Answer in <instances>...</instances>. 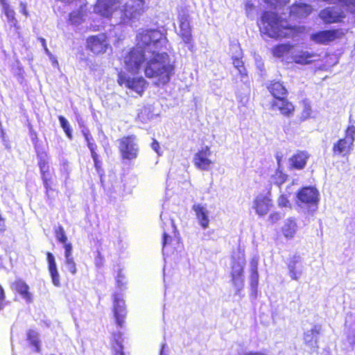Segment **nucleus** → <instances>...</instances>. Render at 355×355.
<instances>
[{"label":"nucleus","instance_id":"f03ea898","mask_svg":"<svg viewBox=\"0 0 355 355\" xmlns=\"http://www.w3.org/2000/svg\"><path fill=\"white\" fill-rule=\"evenodd\" d=\"M168 40L162 33L157 30H143L137 35V46L138 49L145 53L149 51L167 53Z\"/></svg>","mask_w":355,"mask_h":355},{"label":"nucleus","instance_id":"f704fd0d","mask_svg":"<svg viewBox=\"0 0 355 355\" xmlns=\"http://www.w3.org/2000/svg\"><path fill=\"white\" fill-rule=\"evenodd\" d=\"M114 343L112 344L114 355H123V346L121 341V335H114Z\"/></svg>","mask_w":355,"mask_h":355},{"label":"nucleus","instance_id":"4be33fe9","mask_svg":"<svg viewBox=\"0 0 355 355\" xmlns=\"http://www.w3.org/2000/svg\"><path fill=\"white\" fill-rule=\"evenodd\" d=\"M48 268L51 277L53 284L59 287L60 286V275L58 271L57 265L53 254L51 252L46 253Z\"/></svg>","mask_w":355,"mask_h":355},{"label":"nucleus","instance_id":"09e8293b","mask_svg":"<svg viewBox=\"0 0 355 355\" xmlns=\"http://www.w3.org/2000/svg\"><path fill=\"white\" fill-rule=\"evenodd\" d=\"M92 155V157L94 160V166L98 171V173H100V162L98 161V155L96 154V152H93L92 153H91Z\"/></svg>","mask_w":355,"mask_h":355},{"label":"nucleus","instance_id":"603ef678","mask_svg":"<svg viewBox=\"0 0 355 355\" xmlns=\"http://www.w3.org/2000/svg\"><path fill=\"white\" fill-rule=\"evenodd\" d=\"M95 264L98 267H101L103 265V257L99 252H98V255L95 259Z\"/></svg>","mask_w":355,"mask_h":355},{"label":"nucleus","instance_id":"de8ad7c7","mask_svg":"<svg viewBox=\"0 0 355 355\" xmlns=\"http://www.w3.org/2000/svg\"><path fill=\"white\" fill-rule=\"evenodd\" d=\"M236 98L239 103L241 104L243 106H245L249 101L248 96L247 95L242 96L238 94Z\"/></svg>","mask_w":355,"mask_h":355},{"label":"nucleus","instance_id":"6ab92c4d","mask_svg":"<svg viewBox=\"0 0 355 355\" xmlns=\"http://www.w3.org/2000/svg\"><path fill=\"white\" fill-rule=\"evenodd\" d=\"M312 12L311 6L306 3H296L290 8L289 17L293 19H302L309 16Z\"/></svg>","mask_w":355,"mask_h":355},{"label":"nucleus","instance_id":"9b49d317","mask_svg":"<svg viewBox=\"0 0 355 355\" xmlns=\"http://www.w3.org/2000/svg\"><path fill=\"white\" fill-rule=\"evenodd\" d=\"M211 152L209 147L204 146L195 154L193 157V164L196 168L202 171L210 169L213 162L209 159Z\"/></svg>","mask_w":355,"mask_h":355},{"label":"nucleus","instance_id":"393cba45","mask_svg":"<svg viewBox=\"0 0 355 355\" xmlns=\"http://www.w3.org/2000/svg\"><path fill=\"white\" fill-rule=\"evenodd\" d=\"M308 157L309 155L305 152L297 153L289 159L291 168L298 170L302 169L306 164Z\"/></svg>","mask_w":355,"mask_h":355},{"label":"nucleus","instance_id":"e2e57ef3","mask_svg":"<svg viewBox=\"0 0 355 355\" xmlns=\"http://www.w3.org/2000/svg\"><path fill=\"white\" fill-rule=\"evenodd\" d=\"M44 50L47 53H49V51L46 46H45Z\"/></svg>","mask_w":355,"mask_h":355},{"label":"nucleus","instance_id":"5fc2aeb1","mask_svg":"<svg viewBox=\"0 0 355 355\" xmlns=\"http://www.w3.org/2000/svg\"><path fill=\"white\" fill-rule=\"evenodd\" d=\"M40 170H41L42 175H44V173L47 174L46 170L48 168V166H46V164L44 162L40 163Z\"/></svg>","mask_w":355,"mask_h":355},{"label":"nucleus","instance_id":"7c9ffc66","mask_svg":"<svg viewBox=\"0 0 355 355\" xmlns=\"http://www.w3.org/2000/svg\"><path fill=\"white\" fill-rule=\"evenodd\" d=\"M259 282V274L257 271V261L253 260L251 262L250 285L253 289L257 287Z\"/></svg>","mask_w":355,"mask_h":355},{"label":"nucleus","instance_id":"cd10ccee","mask_svg":"<svg viewBox=\"0 0 355 355\" xmlns=\"http://www.w3.org/2000/svg\"><path fill=\"white\" fill-rule=\"evenodd\" d=\"M240 55L241 53H239L237 55L232 57L233 64L241 75V81L245 83L247 82V73L243 66V62L239 58Z\"/></svg>","mask_w":355,"mask_h":355},{"label":"nucleus","instance_id":"c9c22d12","mask_svg":"<svg viewBox=\"0 0 355 355\" xmlns=\"http://www.w3.org/2000/svg\"><path fill=\"white\" fill-rule=\"evenodd\" d=\"M55 234L57 240L63 245L67 243V237L62 226L59 225L55 227Z\"/></svg>","mask_w":355,"mask_h":355},{"label":"nucleus","instance_id":"4d7b16f0","mask_svg":"<svg viewBox=\"0 0 355 355\" xmlns=\"http://www.w3.org/2000/svg\"><path fill=\"white\" fill-rule=\"evenodd\" d=\"M87 143V146L91 151V153H92L93 152H95L96 145L94 143L91 142V141H88Z\"/></svg>","mask_w":355,"mask_h":355},{"label":"nucleus","instance_id":"7ed1b4c3","mask_svg":"<svg viewBox=\"0 0 355 355\" xmlns=\"http://www.w3.org/2000/svg\"><path fill=\"white\" fill-rule=\"evenodd\" d=\"M258 24L261 33L271 38L286 37L291 33L287 22L272 12H264Z\"/></svg>","mask_w":355,"mask_h":355},{"label":"nucleus","instance_id":"1a4fd4ad","mask_svg":"<svg viewBox=\"0 0 355 355\" xmlns=\"http://www.w3.org/2000/svg\"><path fill=\"white\" fill-rule=\"evenodd\" d=\"M318 195V191L315 188L304 187L297 193V203L300 206L308 205L309 207H313L312 211H315L317 209Z\"/></svg>","mask_w":355,"mask_h":355},{"label":"nucleus","instance_id":"f257e3e1","mask_svg":"<svg viewBox=\"0 0 355 355\" xmlns=\"http://www.w3.org/2000/svg\"><path fill=\"white\" fill-rule=\"evenodd\" d=\"M123 62L125 69L132 73H137L144 64L146 77L158 87L166 85L175 73L174 63L168 53L152 51L145 53L135 47L125 53Z\"/></svg>","mask_w":355,"mask_h":355},{"label":"nucleus","instance_id":"37998d69","mask_svg":"<svg viewBox=\"0 0 355 355\" xmlns=\"http://www.w3.org/2000/svg\"><path fill=\"white\" fill-rule=\"evenodd\" d=\"M63 248L64 249V259L73 257L72 254L73 248L71 243L64 244Z\"/></svg>","mask_w":355,"mask_h":355},{"label":"nucleus","instance_id":"f8f14e48","mask_svg":"<svg viewBox=\"0 0 355 355\" xmlns=\"http://www.w3.org/2000/svg\"><path fill=\"white\" fill-rule=\"evenodd\" d=\"M320 18L326 24L340 22L345 15L340 8L338 7L327 8L320 11Z\"/></svg>","mask_w":355,"mask_h":355},{"label":"nucleus","instance_id":"b1692460","mask_svg":"<svg viewBox=\"0 0 355 355\" xmlns=\"http://www.w3.org/2000/svg\"><path fill=\"white\" fill-rule=\"evenodd\" d=\"M297 230V225L294 218H288L284 221L282 232L284 236L288 239H293Z\"/></svg>","mask_w":355,"mask_h":355},{"label":"nucleus","instance_id":"680f3d73","mask_svg":"<svg viewBox=\"0 0 355 355\" xmlns=\"http://www.w3.org/2000/svg\"><path fill=\"white\" fill-rule=\"evenodd\" d=\"M42 45L44 46V48H45L46 46V44H45V40L44 39H42Z\"/></svg>","mask_w":355,"mask_h":355},{"label":"nucleus","instance_id":"4c0bfd02","mask_svg":"<svg viewBox=\"0 0 355 355\" xmlns=\"http://www.w3.org/2000/svg\"><path fill=\"white\" fill-rule=\"evenodd\" d=\"M64 265L66 269L69 270L72 275H75L76 273V264L73 257L64 259Z\"/></svg>","mask_w":355,"mask_h":355},{"label":"nucleus","instance_id":"58836bf2","mask_svg":"<svg viewBox=\"0 0 355 355\" xmlns=\"http://www.w3.org/2000/svg\"><path fill=\"white\" fill-rule=\"evenodd\" d=\"M180 35L185 44H190L191 43L192 35L191 30H180Z\"/></svg>","mask_w":355,"mask_h":355},{"label":"nucleus","instance_id":"9d476101","mask_svg":"<svg viewBox=\"0 0 355 355\" xmlns=\"http://www.w3.org/2000/svg\"><path fill=\"white\" fill-rule=\"evenodd\" d=\"M117 81L121 86L124 85L139 94L144 92V89L146 84V81L144 78H134L130 79L125 73L123 72H120L118 74Z\"/></svg>","mask_w":355,"mask_h":355},{"label":"nucleus","instance_id":"c756f323","mask_svg":"<svg viewBox=\"0 0 355 355\" xmlns=\"http://www.w3.org/2000/svg\"><path fill=\"white\" fill-rule=\"evenodd\" d=\"M293 46L290 44H282L277 45L272 49V53L275 57L281 58L284 54L288 53L292 49Z\"/></svg>","mask_w":355,"mask_h":355},{"label":"nucleus","instance_id":"ea45409f","mask_svg":"<svg viewBox=\"0 0 355 355\" xmlns=\"http://www.w3.org/2000/svg\"><path fill=\"white\" fill-rule=\"evenodd\" d=\"M116 284L120 289H123L126 284L125 277L121 270L119 271L117 275Z\"/></svg>","mask_w":355,"mask_h":355},{"label":"nucleus","instance_id":"a19ab883","mask_svg":"<svg viewBox=\"0 0 355 355\" xmlns=\"http://www.w3.org/2000/svg\"><path fill=\"white\" fill-rule=\"evenodd\" d=\"M180 30H191L188 17L185 15L180 17Z\"/></svg>","mask_w":355,"mask_h":355},{"label":"nucleus","instance_id":"423d86ee","mask_svg":"<svg viewBox=\"0 0 355 355\" xmlns=\"http://www.w3.org/2000/svg\"><path fill=\"white\" fill-rule=\"evenodd\" d=\"M86 46L95 55L103 54L109 48H111L107 37L104 33L88 37L86 40Z\"/></svg>","mask_w":355,"mask_h":355},{"label":"nucleus","instance_id":"a211bd4d","mask_svg":"<svg viewBox=\"0 0 355 355\" xmlns=\"http://www.w3.org/2000/svg\"><path fill=\"white\" fill-rule=\"evenodd\" d=\"M318 57L319 55L315 53L303 50H296L293 53L292 55L293 60L295 63L302 65L311 64L316 60Z\"/></svg>","mask_w":355,"mask_h":355},{"label":"nucleus","instance_id":"ddd939ff","mask_svg":"<svg viewBox=\"0 0 355 355\" xmlns=\"http://www.w3.org/2000/svg\"><path fill=\"white\" fill-rule=\"evenodd\" d=\"M116 3L112 0H98L94 8V12L102 17L108 18L113 15H116Z\"/></svg>","mask_w":355,"mask_h":355},{"label":"nucleus","instance_id":"6e6552de","mask_svg":"<svg viewBox=\"0 0 355 355\" xmlns=\"http://www.w3.org/2000/svg\"><path fill=\"white\" fill-rule=\"evenodd\" d=\"M346 33V29L320 31L311 34L310 40L315 44L327 45L336 39L342 37Z\"/></svg>","mask_w":355,"mask_h":355},{"label":"nucleus","instance_id":"e433bc0d","mask_svg":"<svg viewBox=\"0 0 355 355\" xmlns=\"http://www.w3.org/2000/svg\"><path fill=\"white\" fill-rule=\"evenodd\" d=\"M59 121L60 123L61 127L64 130L65 134L68 137L69 139H72V131L70 128V125L68 122V121L62 116H59Z\"/></svg>","mask_w":355,"mask_h":355},{"label":"nucleus","instance_id":"c85d7f7f","mask_svg":"<svg viewBox=\"0 0 355 355\" xmlns=\"http://www.w3.org/2000/svg\"><path fill=\"white\" fill-rule=\"evenodd\" d=\"M1 10L6 15L7 21L10 24V26L17 28V20L15 18V12L10 6V5L7 7L6 6V8Z\"/></svg>","mask_w":355,"mask_h":355},{"label":"nucleus","instance_id":"49530a36","mask_svg":"<svg viewBox=\"0 0 355 355\" xmlns=\"http://www.w3.org/2000/svg\"><path fill=\"white\" fill-rule=\"evenodd\" d=\"M171 241H172L171 236H170L166 232H164V236H163V241H162L163 250H164V249L167 247L168 245L171 244Z\"/></svg>","mask_w":355,"mask_h":355},{"label":"nucleus","instance_id":"69168bd1","mask_svg":"<svg viewBox=\"0 0 355 355\" xmlns=\"http://www.w3.org/2000/svg\"><path fill=\"white\" fill-rule=\"evenodd\" d=\"M189 45H190V46H189V49H191V46H192V44H190Z\"/></svg>","mask_w":355,"mask_h":355},{"label":"nucleus","instance_id":"72a5a7b5","mask_svg":"<svg viewBox=\"0 0 355 355\" xmlns=\"http://www.w3.org/2000/svg\"><path fill=\"white\" fill-rule=\"evenodd\" d=\"M69 21L71 24L79 25L83 21V15L81 11H73L69 15Z\"/></svg>","mask_w":355,"mask_h":355},{"label":"nucleus","instance_id":"0eeeda50","mask_svg":"<svg viewBox=\"0 0 355 355\" xmlns=\"http://www.w3.org/2000/svg\"><path fill=\"white\" fill-rule=\"evenodd\" d=\"M119 150L123 159H133L137 157L139 146L135 136L124 137L119 140Z\"/></svg>","mask_w":355,"mask_h":355},{"label":"nucleus","instance_id":"bf43d9fd","mask_svg":"<svg viewBox=\"0 0 355 355\" xmlns=\"http://www.w3.org/2000/svg\"><path fill=\"white\" fill-rule=\"evenodd\" d=\"M0 6L1 7V9L6 8V6H10V4L7 2L6 0H0Z\"/></svg>","mask_w":355,"mask_h":355},{"label":"nucleus","instance_id":"2eb2a0df","mask_svg":"<svg viewBox=\"0 0 355 355\" xmlns=\"http://www.w3.org/2000/svg\"><path fill=\"white\" fill-rule=\"evenodd\" d=\"M272 110H278L282 114L286 116H291L293 114L295 107L293 105L285 98H277L271 103Z\"/></svg>","mask_w":355,"mask_h":355},{"label":"nucleus","instance_id":"6e6d98bb","mask_svg":"<svg viewBox=\"0 0 355 355\" xmlns=\"http://www.w3.org/2000/svg\"><path fill=\"white\" fill-rule=\"evenodd\" d=\"M151 147L157 153H159V151H158L159 144L156 140L153 141V142L151 144Z\"/></svg>","mask_w":355,"mask_h":355},{"label":"nucleus","instance_id":"0e129e2a","mask_svg":"<svg viewBox=\"0 0 355 355\" xmlns=\"http://www.w3.org/2000/svg\"><path fill=\"white\" fill-rule=\"evenodd\" d=\"M189 45H190V46H189V49H191V46H192V44H190Z\"/></svg>","mask_w":355,"mask_h":355},{"label":"nucleus","instance_id":"79ce46f5","mask_svg":"<svg viewBox=\"0 0 355 355\" xmlns=\"http://www.w3.org/2000/svg\"><path fill=\"white\" fill-rule=\"evenodd\" d=\"M278 205L280 207H290V202L288 200V196L286 194H282L277 200Z\"/></svg>","mask_w":355,"mask_h":355},{"label":"nucleus","instance_id":"4468645a","mask_svg":"<svg viewBox=\"0 0 355 355\" xmlns=\"http://www.w3.org/2000/svg\"><path fill=\"white\" fill-rule=\"evenodd\" d=\"M192 209L196 214L199 225L204 230L209 226V211L206 205L196 203L192 206Z\"/></svg>","mask_w":355,"mask_h":355},{"label":"nucleus","instance_id":"dca6fc26","mask_svg":"<svg viewBox=\"0 0 355 355\" xmlns=\"http://www.w3.org/2000/svg\"><path fill=\"white\" fill-rule=\"evenodd\" d=\"M272 206V200L269 196L259 195L254 200L253 208L259 216H265Z\"/></svg>","mask_w":355,"mask_h":355},{"label":"nucleus","instance_id":"f3484780","mask_svg":"<svg viewBox=\"0 0 355 355\" xmlns=\"http://www.w3.org/2000/svg\"><path fill=\"white\" fill-rule=\"evenodd\" d=\"M114 314L117 324L122 327L126 311L125 302L119 294L114 295Z\"/></svg>","mask_w":355,"mask_h":355},{"label":"nucleus","instance_id":"3c124183","mask_svg":"<svg viewBox=\"0 0 355 355\" xmlns=\"http://www.w3.org/2000/svg\"><path fill=\"white\" fill-rule=\"evenodd\" d=\"M5 306V295L2 287L0 286V310Z\"/></svg>","mask_w":355,"mask_h":355},{"label":"nucleus","instance_id":"c03bdc74","mask_svg":"<svg viewBox=\"0 0 355 355\" xmlns=\"http://www.w3.org/2000/svg\"><path fill=\"white\" fill-rule=\"evenodd\" d=\"M289 1L290 0H266L267 3L275 8L286 5Z\"/></svg>","mask_w":355,"mask_h":355},{"label":"nucleus","instance_id":"20e7f679","mask_svg":"<svg viewBox=\"0 0 355 355\" xmlns=\"http://www.w3.org/2000/svg\"><path fill=\"white\" fill-rule=\"evenodd\" d=\"M148 9V2L146 0H128L120 9L121 21L135 22Z\"/></svg>","mask_w":355,"mask_h":355},{"label":"nucleus","instance_id":"13d9d810","mask_svg":"<svg viewBox=\"0 0 355 355\" xmlns=\"http://www.w3.org/2000/svg\"><path fill=\"white\" fill-rule=\"evenodd\" d=\"M247 14L249 15L250 11L253 8L252 3L248 2L245 5Z\"/></svg>","mask_w":355,"mask_h":355},{"label":"nucleus","instance_id":"a18cd8bd","mask_svg":"<svg viewBox=\"0 0 355 355\" xmlns=\"http://www.w3.org/2000/svg\"><path fill=\"white\" fill-rule=\"evenodd\" d=\"M282 216L279 212H273L269 216V221L272 223H275L282 218Z\"/></svg>","mask_w":355,"mask_h":355},{"label":"nucleus","instance_id":"052dcab7","mask_svg":"<svg viewBox=\"0 0 355 355\" xmlns=\"http://www.w3.org/2000/svg\"><path fill=\"white\" fill-rule=\"evenodd\" d=\"M83 135H84V137H85V140L87 141V142L88 141H90V137H89V132H88L87 131L83 130Z\"/></svg>","mask_w":355,"mask_h":355},{"label":"nucleus","instance_id":"473e14b6","mask_svg":"<svg viewBox=\"0 0 355 355\" xmlns=\"http://www.w3.org/2000/svg\"><path fill=\"white\" fill-rule=\"evenodd\" d=\"M28 340L31 344L35 347V350H40V342L38 339V333L34 330H30L27 334Z\"/></svg>","mask_w":355,"mask_h":355},{"label":"nucleus","instance_id":"8fccbe9b","mask_svg":"<svg viewBox=\"0 0 355 355\" xmlns=\"http://www.w3.org/2000/svg\"><path fill=\"white\" fill-rule=\"evenodd\" d=\"M42 180H43V182H44V186L45 189H46V192H47L49 191V189H50V184L49 183L50 177H49V174L44 173V175L42 176Z\"/></svg>","mask_w":355,"mask_h":355},{"label":"nucleus","instance_id":"aec40b11","mask_svg":"<svg viewBox=\"0 0 355 355\" xmlns=\"http://www.w3.org/2000/svg\"><path fill=\"white\" fill-rule=\"evenodd\" d=\"M288 275L290 277L297 281L302 274V266L300 255H294L288 263Z\"/></svg>","mask_w":355,"mask_h":355},{"label":"nucleus","instance_id":"2f4dec72","mask_svg":"<svg viewBox=\"0 0 355 355\" xmlns=\"http://www.w3.org/2000/svg\"><path fill=\"white\" fill-rule=\"evenodd\" d=\"M286 178L287 175L286 174L279 170H277L274 174L271 175L270 181L271 184H274L279 187L286 181Z\"/></svg>","mask_w":355,"mask_h":355},{"label":"nucleus","instance_id":"39448f33","mask_svg":"<svg viewBox=\"0 0 355 355\" xmlns=\"http://www.w3.org/2000/svg\"><path fill=\"white\" fill-rule=\"evenodd\" d=\"M355 141V126L349 125L345 130V136L336 142L332 148L334 155L342 157L347 156L351 153Z\"/></svg>","mask_w":355,"mask_h":355},{"label":"nucleus","instance_id":"5701e85b","mask_svg":"<svg viewBox=\"0 0 355 355\" xmlns=\"http://www.w3.org/2000/svg\"><path fill=\"white\" fill-rule=\"evenodd\" d=\"M243 264L241 262H234L232 267V282L238 291L241 290L243 285Z\"/></svg>","mask_w":355,"mask_h":355},{"label":"nucleus","instance_id":"412c9836","mask_svg":"<svg viewBox=\"0 0 355 355\" xmlns=\"http://www.w3.org/2000/svg\"><path fill=\"white\" fill-rule=\"evenodd\" d=\"M320 331V325H314L311 329L304 332V339L306 344L313 349L318 348V340Z\"/></svg>","mask_w":355,"mask_h":355},{"label":"nucleus","instance_id":"864d4df0","mask_svg":"<svg viewBox=\"0 0 355 355\" xmlns=\"http://www.w3.org/2000/svg\"><path fill=\"white\" fill-rule=\"evenodd\" d=\"M20 8H21V13L24 14L26 17H27L28 13L26 10V4L25 3L21 2L20 3Z\"/></svg>","mask_w":355,"mask_h":355},{"label":"nucleus","instance_id":"a878e982","mask_svg":"<svg viewBox=\"0 0 355 355\" xmlns=\"http://www.w3.org/2000/svg\"><path fill=\"white\" fill-rule=\"evenodd\" d=\"M13 288L17 291L26 302L31 303L33 300L32 294L28 291L29 286L22 280H17L12 284Z\"/></svg>","mask_w":355,"mask_h":355},{"label":"nucleus","instance_id":"bb28decb","mask_svg":"<svg viewBox=\"0 0 355 355\" xmlns=\"http://www.w3.org/2000/svg\"><path fill=\"white\" fill-rule=\"evenodd\" d=\"M268 89L274 96L275 99H277V98H284V96L287 93L284 86H283V85L279 82H275L270 84L268 87Z\"/></svg>","mask_w":355,"mask_h":355}]
</instances>
